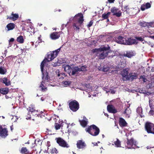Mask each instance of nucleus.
<instances>
[{"label":"nucleus","instance_id":"1","mask_svg":"<svg viewBox=\"0 0 154 154\" xmlns=\"http://www.w3.org/2000/svg\"><path fill=\"white\" fill-rule=\"evenodd\" d=\"M79 17V18L77 19V21L73 23L72 26L75 31H78L79 32L80 28L81 27V26L82 25L84 20L83 14L82 13H78L75 16V17Z\"/></svg>","mask_w":154,"mask_h":154},{"label":"nucleus","instance_id":"2","mask_svg":"<svg viewBox=\"0 0 154 154\" xmlns=\"http://www.w3.org/2000/svg\"><path fill=\"white\" fill-rule=\"evenodd\" d=\"M46 61L45 60H43L40 65L41 71L42 73V81L44 83L47 82L50 80V77L48 75V73L47 71H44V67L46 65Z\"/></svg>","mask_w":154,"mask_h":154},{"label":"nucleus","instance_id":"3","mask_svg":"<svg viewBox=\"0 0 154 154\" xmlns=\"http://www.w3.org/2000/svg\"><path fill=\"white\" fill-rule=\"evenodd\" d=\"M144 128L145 131L148 134H154V124L150 122L146 123Z\"/></svg>","mask_w":154,"mask_h":154},{"label":"nucleus","instance_id":"4","mask_svg":"<svg viewBox=\"0 0 154 154\" xmlns=\"http://www.w3.org/2000/svg\"><path fill=\"white\" fill-rule=\"evenodd\" d=\"M69 105L70 109L73 112H76L79 108V103L75 100L69 102Z\"/></svg>","mask_w":154,"mask_h":154},{"label":"nucleus","instance_id":"5","mask_svg":"<svg viewBox=\"0 0 154 154\" xmlns=\"http://www.w3.org/2000/svg\"><path fill=\"white\" fill-rule=\"evenodd\" d=\"M55 140L57 143L62 147L68 148L69 147V146L67 142L61 137L56 138Z\"/></svg>","mask_w":154,"mask_h":154},{"label":"nucleus","instance_id":"6","mask_svg":"<svg viewBox=\"0 0 154 154\" xmlns=\"http://www.w3.org/2000/svg\"><path fill=\"white\" fill-rule=\"evenodd\" d=\"M127 148L128 149L135 148L137 146L136 141L133 138L130 139L127 138Z\"/></svg>","mask_w":154,"mask_h":154},{"label":"nucleus","instance_id":"7","mask_svg":"<svg viewBox=\"0 0 154 154\" xmlns=\"http://www.w3.org/2000/svg\"><path fill=\"white\" fill-rule=\"evenodd\" d=\"M56 55L53 51H50L48 53L47 56L44 60H45L46 63L48 62L52 61L53 60L55 57H56Z\"/></svg>","mask_w":154,"mask_h":154},{"label":"nucleus","instance_id":"8","mask_svg":"<svg viewBox=\"0 0 154 154\" xmlns=\"http://www.w3.org/2000/svg\"><path fill=\"white\" fill-rule=\"evenodd\" d=\"M100 50V52H102L105 54L107 56L109 53L112 52V51L110 50V47L108 46L107 47H103L99 48Z\"/></svg>","mask_w":154,"mask_h":154},{"label":"nucleus","instance_id":"9","mask_svg":"<svg viewBox=\"0 0 154 154\" xmlns=\"http://www.w3.org/2000/svg\"><path fill=\"white\" fill-rule=\"evenodd\" d=\"M126 39L121 36H119L116 38V42L117 43L125 45Z\"/></svg>","mask_w":154,"mask_h":154},{"label":"nucleus","instance_id":"10","mask_svg":"<svg viewBox=\"0 0 154 154\" xmlns=\"http://www.w3.org/2000/svg\"><path fill=\"white\" fill-rule=\"evenodd\" d=\"M137 74L136 73H130L128 76L126 77V80H129L131 81L134 79H136L137 77Z\"/></svg>","mask_w":154,"mask_h":154},{"label":"nucleus","instance_id":"11","mask_svg":"<svg viewBox=\"0 0 154 154\" xmlns=\"http://www.w3.org/2000/svg\"><path fill=\"white\" fill-rule=\"evenodd\" d=\"M61 32H54L51 33L50 37L52 40H56L58 39L60 36Z\"/></svg>","mask_w":154,"mask_h":154},{"label":"nucleus","instance_id":"12","mask_svg":"<svg viewBox=\"0 0 154 154\" xmlns=\"http://www.w3.org/2000/svg\"><path fill=\"white\" fill-rule=\"evenodd\" d=\"M76 145L78 149H83L86 146V144L85 141L83 140H80L77 141Z\"/></svg>","mask_w":154,"mask_h":154},{"label":"nucleus","instance_id":"13","mask_svg":"<svg viewBox=\"0 0 154 154\" xmlns=\"http://www.w3.org/2000/svg\"><path fill=\"white\" fill-rule=\"evenodd\" d=\"M135 44H137L136 40L135 39H134L131 38H128L127 39H126V42L125 43V45H131Z\"/></svg>","mask_w":154,"mask_h":154},{"label":"nucleus","instance_id":"14","mask_svg":"<svg viewBox=\"0 0 154 154\" xmlns=\"http://www.w3.org/2000/svg\"><path fill=\"white\" fill-rule=\"evenodd\" d=\"M72 71L71 75H74L78 72H79V68L77 66H75L74 65L72 64L71 65Z\"/></svg>","mask_w":154,"mask_h":154},{"label":"nucleus","instance_id":"15","mask_svg":"<svg viewBox=\"0 0 154 154\" xmlns=\"http://www.w3.org/2000/svg\"><path fill=\"white\" fill-rule=\"evenodd\" d=\"M108 111L110 113H115L117 112L115 107L112 105H109L107 106Z\"/></svg>","mask_w":154,"mask_h":154},{"label":"nucleus","instance_id":"16","mask_svg":"<svg viewBox=\"0 0 154 154\" xmlns=\"http://www.w3.org/2000/svg\"><path fill=\"white\" fill-rule=\"evenodd\" d=\"M19 17V15L17 14H14V12H12L11 14V15L9 16H8L7 19L9 20H12L13 21H15Z\"/></svg>","mask_w":154,"mask_h":154},{"label":"nucleus","instance_id":"17","mask_svg":"<svg viewBox=\"0 0 154 154\" xmlns=\"http://www.w3.org/2000/svg\"><path fill=\"white\" fill-rule=\"evenodd\" d=\"M8 135V131L7 128H2L0 132V136L2 137H5Z\"/></svg>","mask_w":154,"mask_h":154},{"label":"nucleus","instance_id":"18","mask_svg":"<svg viewBox=\"0 0 154 154\" xmlns=\"http://www.w3.org/2000/svg\"><path fill=\"white\" fill-rule=\"evenodd\" d=\"M29 113L30 112L31 114L33 115H37V116H38V115H39L38 113V110H36L35 107H32V106L29 107Z\"/></svg>","mask_w":154,"mask_h":154},{"label":"nucleus","instance_id":"19","mask_svg":"<svg viewBox=\"0 0 154 154\" xmlns=\"http://www.w3.org/2000/svg\"><path fill=\"white\" fill-rule=\"evenodd\" d=\"M119 124L120 127H123L126 126L127 123L124 119L120 117L119 119Z\"/></svg>","mask_w":154,"mask_h":154},{"label":"nucleus","instance_id":"20","mask_svg":"<svg viewBox=\"0 0 154 154\" xmlns=\"http://www.w3.org/2000/svg\"><path fill=\"white\" fill-rule=\"evenodd\" d=\"M63 68H64V71L68 73L71 72V69L72 66H70L66 64H64L62 66Z\"/></svg>","mask_w":154,"mask_h":154},{"label":"nucleus","instance_id":"21","mask_svg":"<svg viewBox=\"0 0 154 154\" xmlns=\"http://www.w3.org/2000/svg\"><path fill=\"white\" fill-rule=\"evenodd\" d=\"M129 68H126L124 69L122 72V75L123 78H126L128 76V71Z\"/></svg>","mask_w":154,"mask_h":154},{"label":"nucleus","instance_id":"22","mask_svg":"<svg viewBox=\"0 0 154 154\" xmlns=\"http://www.w3.org/2000/svg\"><path fill=\"white\" fill-rule=\"evenodd\" d=\"M93 129L94 130L95 132L93 133V136H97L100 132V129L98 127L94 125H93Z\"/></svg>","mask_w":154,"mask_h":154},{"label":"nucleus","instance_id":"23","mask_svg":"<svg viewBox=\"0 0 154 154\" xmlns=\"http://www.w3.org/2000/svg\"><path fill=\"white\" fill-rule=\"evenodd\" d=\"M93 125L89 126L85 129V131L88 133L93 136L94 130L93 129Z\"/></svg>","mask_w":154,"mask_h":154},{"label":"nucleus","instance_id":"24","mask_svg":"<svg viewBox=\"0 0 154 154\" xmlns=\"http://www.w3.org/2000/svg\"><path fill=\"white\" fill-rule=\"evenodd\" d=\"M84 120H79L81 125L84 127H85L87 124V121H86L87 120L85 117H84Z\"/></svg>","mask_w":154,"mask_h":154},{"label":"nucleus","instance_id":"25","mask_svg":"<svg viewBox=\"0 0 154 154\" xmlns=\"http://www.w3.org/2000/svg\"><path fill=\"white\" fill-rule=\"evenodd\" d=\"M20 152L22 154H31V153L26 147H22L20 149Z\"/></svg>","mask_w":154,"mask_h":154},{"label":"nucleus","instance_id":"26","mask_svg":"<svg viewBox=\"0 0 154 154\" xmlns=\"http://www.w3.org/2000/svg\"><path fill=\"white\" fill-rule=\"evenodd\" d=\"M131 113V111L130 109L126 108L125 110L123 112V113L125 114V116L126 117L129 118L130 117V115Z\"/></svg>","mask_w":154,"mask_h":154},{"label":"nucleus","instance_id":"27","mask_svg":"<svg viewBox=\"0 0 154 154\" xmlns=\"http://www.w3.org/2000/svg\"><path fill=\"white\" fill-rule=\"evenodd\" d=\"M9 91V89L8 88H3L0 89V92L3 94H6Z\"/></svg>","mask_w":154,"mask_h":154},{"label":"nucleus","instance_id":"28","mask_svg":"<svg viewBox=\"0 0 154 154\" xmlns=\"http://www.w3.org/2000/svg\"><path fill=\"white\" fill-rule=\"evenodd\" d=\"M15 24L12 23H10L8 24L6 26V27L8 29V31L13 29L15 28Z\"/></svg>","mask_w":154,"mask_h":154},{"label":"nucleus","instance_id":"29","mask_svg":"<svg viewBox=\"0 0 154 154\" xmlns=\"http://www.w3.org/2000/svg\"><path fill=\"white\" fill-rule=\"evenodd\" d=\"M151 23L144 21L140 22L139 23L140 25L143 27H146V26L149 27V26H151Z\"/></svg>","mask_w":154,"mask_h":154},{"label":"nucleus","instance_id":"30","mask_svg":"<svg viewBox=\"0 0 154 154\" xmlns=\"http://www.w3.org/2000/svg\"><path fill=\"white\" fill-rule=\"evenodd\" d=\"M43 84L44 83L43 82V81H42L41 83L39 86V87L42 91H46L47 90V88Z\"/></svg>","mask_w":154,"mask_h":154},{"label":"nucleus","instance_id":"31","mask_svg":"<svg viewBox=\"0 0 154 154\" xmlns=\"http://www.w3.org/2000/svg\"><path fill=\"white\" fill-rule=\"evenodd\" d=\"M110 14L111 12H108L106 14L104 13L102 14V17L103 18V20L108 19Z\"/></svg>","mask_w":154,"mask_h":154},{"label":"nucleus","instance_id":"32","mask_svg":"<svg viewBox=\"0 0 154 154\" xmlns=\"http://www.w3.org/2000/svg\"><path fill=\"white\" fill-rule=\"evenodd\" d=\"M3 83L5 84L6 86H8L10 85L11 84L9 81H8L6 78H4L3 79Z\"/></svg>","mask_w":154,"mask_h":154},{"label":"nucleus","instance_id":"33","mask_svg":"<svg viewBox=\"0 0 154 154\" xmlns=\"http://www.w3.org/2000/svg\"><path fill=\"white\" fill-rule=\"evenodd\" d=\"M17 41L20 43H23L24 42V39L23 36L20 35L17 38Z\"/></svg>","mask_w":154,"mask_h":154},{"label":"nucleus","instance_id":"34","mask_svg":"<svg viewBox=\"0 0 154 154\" xmlns=\"http://www.w3.org/2000/svg\"><path fill=\"white\" fill-rule=\"evenodd\" d=\"M134 54L132 52H127L126 54H124V56L128 57V58H131V57L134 56Z\"/></svg>","mask_w":154,"mask_h":154},{"label":"nucleus","instance_id":"35","mask_svg":"<svg viewBox=\"0 0 154 154\" xmlns=\"http://www.w3.org/2000/svg\"><path fill=\"white\" fill-rule=\"evenodd\" d=\"M7 72L6 69L5 68L1 66L0 67V74L2 75L5 74Z\"/></svg>","mask_w":154,"mask_h":154},{"label":"nucleus","instance_id":"36","mask_svg":"<svg viewBox=\"0 0 154 154\" xmlns=\"http://www.w3.org/2000/svg\"><path fill=\"white\" fill-rule=\"evenodd\" d=\"M114 143L116 146L118 147H121V142L118 139H117V140L114 142Z\"/></svg>","mask_w":154,"mask_h":154},{"label":"nucleus","instance_id":"37","mask_svg":"<svg viewBox=\"0 0 154 154\" xmlns=\"http://www.w3.org/2000/svg\"><path fill=\"white\" fill-rule=\"evenodd\" d=\"M118 9L117 8L115 7H112L111 9V11L112 13H113V14H115L118 11Z\"/></svg>","mask_w":154,"mask_h":154},{"label":"nucleus","instance_id":"38","mask_svg":"<svg viewBox=\"0 0 154 154\" xmlns=\"http://www.w3.org/2000/svg\"><path fill=\"white\" fill-rule=\"evenodd\" d=\"M98 56L99 58L102 59H105L107 56L102 52L101 53L99 54Z\"/></svg>","mask_w":154,"mask_h":154},{"label":"nucleus","instance_id":"39","mask_svg":"<svg viewBox=\"0 0 154 154\" xmlns=\"http://www.w3.org/2000/svg\"><path fill=\"white\" fill-rule=\"evenodd\" d=\"M122 10L123 11H126V13L129 14V13L127 11L128 10H129V8H128V5H126L124 7H122Z\"/></svg>","mask_w":154,"mask_h":154},{"label":"nucleus","instance_id":"40","mask_svg":"<svg viewBox=\"0 0 154 154\" xmlns=\"http://www.w3.org/2000/svg\"><path fill=\"white\" fill-rule=\"evenodd\" d=\"M109 66H104L102 69V70L104 72H107L109 71Z\"/></svg>","mask_w":154,"mask_h":154},{"label":"nucleus","instance_id":"41","mask_svg":"<svg viewBox=\"0 0 154 154\" xmlns=\"http://www.w3.org/2000/svg\"><path fill=\"white\" fill-rule=\"evenodd\" d=\"M40 114L38 113L39 114V115H38V116H40L42 118L43 116L45 117V116L47 115V113H44V112H42V111L40 112Z\"/></svg>","mask_w":154,"mask_h":154},{"label":"nucleus","instance_id":"42","mask_svg":"<svg viewBox=\"0 0 154 154\" xmlns=\"http://www.w3.org/2000/svg\"><path fill=\"white\" fill-rule=\"evenodd\" d=\"M51 152L52 153H55V154H57L58 152V151L56 148H54L51 149Z\"/></svg>","mask_w":154,"mask_h":154},{"label":"nucleus","instance_id":"43","mask_svg":"<svg viewBox=\"0 0 154 154\" xmlns=\"http://www.w3.org/2000/svg\"><path fill=\"white\" fill-rule=\"evenodd\" d=\"M86 66H82L80 68H79V71H83L86 70Z\"/></svg>","mask_w":154,"mask_h":154},{"label":"nucleus","instance_id":"44","mask_svg":"<svg viewBox=\"0 0 154 154\" xmlns=\"http://www.w3.org/2000/svg\"><path fill=\"white\" fill-rule=\"evenodd\" d=\"M60 48L57 49L55 51H53V52L54 53L55 55H56V56H57L58 54L59 53V52H60Z\"/></svg>","mask_w":154,"mask_h":154},{"label":"nucleus","instance_id":"45","mask_svg":"<svg viewBox=\"0 0 154 154\" xmlns=\"http://www.w3.org/2000/svg\"><path fill=\"white\" fill-rule=\"evenodd\" d=\"M140 79H142L144 82H145L147 80L145 78V77L144 75H141L140 77Z\"/></svg>","mask_w":154,"mask_h":154},{"label":"nucleus","instance_id":"46","mask_svg":"<svg viewBox=\"0 0 154 154\" xmlns=\"http://www.w3.org/2000/svg\"><path fill=\"white\" fill-rule=\"evenodd\" d=\"M120 11H119L118 12H116V13H115V14H113V15H115L116 17H119L121 16L122 13L121 12H120Z\"/></svg>","mask_w":154,"mask_h":154},{"label":"nucleus","instance_id":"47","mask_svg":"<svg viewBox=\"0 0 154 154\" xmlns=\"http://www.w3.org/2000/svg\"><path fill=\"white\" fill-rule=\"evenodd\" d=\"M71 84V82L65 81L64 82L63 84L65 85H69Z\"/></svg>","mask_w":154,"mask_h":154},{"label":"nucleus","instance_id":"48","mask_svg":"<svg viewBox=\"0 0 154 154\" xmlns=\"http://www.w3.org/2000/svg\"><path fill=\"white\" fill-rule=\"evenodd\" d=\"M61 125L60 124H59L57 123L56 124V125H55V128L56 130H58L60 129L61 127Z\"/></svg>","mask_w":154,"mask_h":154},{"label":"nucleus","instance_id":"49","mask_svg":"<svg viewBox=\"0 0 154 154\" xmlns=\"http://www.w3.org/2000/svg\"><path fill=\"white\" fill-rule=\"evenodd\" d=\"M64 75V74L62 73H58L57 75V76L59 77V79H61L63 77V75Z\"/></svg>","mask_w":154,"mask_h":154},{"label":"nucleus","instance_id":"50","mask_svg":"<svg viewBox=\"0 0 154 154\" xmlns=\"http://www.w3.org/2000/svg\"><path fill=\"white\" fill-rule=\"evenodd\" d=\"M145 5V6H146V9L150 8L151 6L150 4L148 2L146 3V4Z\"/></svg>","mask_w":154,"mask_h":154},{"label":"nucleus","instance_id":"51","mask_svg":"<svg viewBox=\"0 0 154 154\" xmlns=\"http://www.w3.org/2000/svg\"><path fill=\"white\" fill-rule=\"evenodd\" d=\"M135 38H136V39L137 40H139V41H141V42H142L144 40V39L143 38H142L141 37H135Z\"/></svg>","mask_w":154,"mask_h":154},{"label":"nucleus","instance_id":"52","mask_svg":"<svg viewBox=\"0 0 154 154\" xmlns=\"http://www.w3.org/2000/svg\"><path fill=\"white\" fill-rule=\"evenodd\" d=\"M93 20H91L89 24L87 25V27L89 28L93 24Z\"/></svg>","mask_w":154,"mask_h":154},{"label":"nucleus","instance_id":"53","mask_svg":"<svg viewBox=\"0 0 154 154\" xmlns=\"http://www.w3.org/2000/svg\"><path fill=\"white\" fill-rule=\"evenodd\" d=\"M92 51L93 53H95L97 52L98 51H100V50L99 49V48L96 49L95 48V49H93L92 50Z\"/></svg>","mask_w":154,"mask_h":154},{"label":"nucleus","instance_id":"54","mask_svg":"<svg viewBox=\"0 0 154 154\" xmlns=\"http://www.w3.org/2000/svg\"><path fill=\"white\" fill-rule=\"evenodd\" d=\"M146 8V6H145V4H143L142 5L141 7V9L142 11H143L145 10Z\"/></svg>","mask_w":154,"mask_h":154},{"label":"nucleus","instance_id":"55","mask_svg":"<svg viewBox=\"0 0 154 154\" xmlns=\"http://www.w3.org/2000/svg\"><path fill=\"white\" fill-rule=\"evenodd\" d=\"M31 118V116L30 115V113H29L28 112V113L27 114V115L26 116V119H30Z\"/></svg>","mask_w":154,"mask_h":154},{"label":"nucleus","instance_id":"56","mask_svg":"<svg viewBox=\"0 0 154 154\" xmlns=\"http://www.w3.org/2000/svg\"><path fill=\"white\" fill-rule=\"evenodd\" d=\"M84 85L87 88H90V84H84Z\"/></svg>","mask_w":154,"mask_h":154},{"label":"nucleus","instance_id":"57","mask_svg":"<svg viewBox=\"0 0 154 154\" xmlns=\"http://www.w3.org/2000/svg\"><path fill=\"white\" fill-rule=\"evenodd\" d=\"M149 113L150 115H153L154 114V111H153V110L151 109L149 112Z\"/></svg>","mask_w":154,"mask_h":154},{"label":"nucleus","instance_id":"58","mask_svg":"<svg viewBox=\"0 0 154 154\" xmlns=\"http://www.w3.org/2000/svg\"><path fill=\"white\" fill-rule=\"evenodd\" d=\"M66 26V24H63L62 25L61 29L63 30L65 27Z\"/></svg>","mask_w":154,"mask_h":154},{"label":"nucleus","instance_id":"59","mask_svg":"<svg viewBox=\"0 0 154 154\" xmlns=\"http://www.w3.org/2000/svg\"><path fill=\"white\" fill-rule=\"evenodd\" d=\"M14 41V39L13 38H11L9 40L10 42H13Z\"/></svg>","mask_w":154,"mask_h":154},{"label":"nucleus","instance_id":"60","mask_svg":"<svg viewBox=\"0 0 154 154\" xmlns=\"http://www.w3.org/2000/svg\"><path fill=\"white\" fill-rule=\"evenodd\" d=\"M114 1H115L114 0H108V2L109 3H113Z\"/></svg>","mask_w":154,"mask_h":154},{"label":"nucleus","instance_id":"61","mask_svg":"<svg viewBox=\"0 0 154 154\" xmlns=\"http://www.w3.org/2000/svg\"><path fill=\"white\" fill-rule=\"evenodd\" d=\"M55 72H56V75H57L58 73H60V71L59 69L57 70Z\"/></svg>","mask_w":154,"mask_h":154},{"label":"nucleus","instance_id":"62","mask_svg":"<svg viewBox=\"0 0 154 154\" xmlns=\"http://www.w3.org/2000/svg\"><path fill=\"white\" fill-rule=\"evenodd\" d=\"M41 35H40V36L38 38V40L40 41L39 42H42V39L41 38Z\"/></svg>","mask_w":154,"mask_h":154},{"label":"nucleus","instance_id":"63","mask_svg":"<svg viewBox=\"0 0 154 154\" xmlns=\"http://www.w3.org/2000/svg\"><path fill=\"white\" fill-rule=\"evenodd\" d=\"M150 38L154 40V35H153L150 36Z\"/></svg>","mask_w":154,"mask_h":154},{"label":"nucleus","instance_id":"64","mask_svg":"<svg viewBox=\"0 0 154 154\" xmlns=\"http://www.w3.org/2000/svg\"><path fill=\"white\" fill-rule=\"evenodd\" d=\"M139 110H141V109L140 108L138 107V108H137V112Z\"/></svg>","mask_w":154,"mask_h":154}]
</instances>
